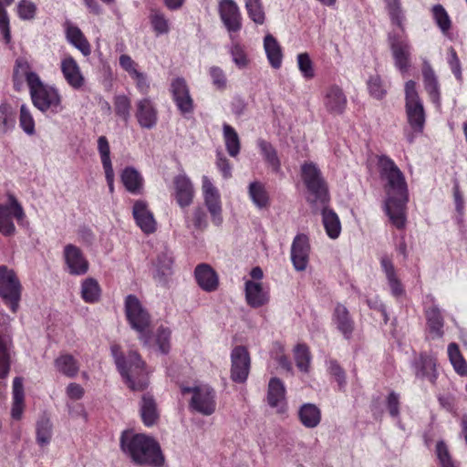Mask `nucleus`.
I'll return each mask as SVG.
<instances>
[{
  "label": "nucleus",
  "instance_id": "423d86ee",
  "mask_svg": "<svg viewBox=\"0 0 467 467\" xmlns=\"http://www.w3.org/2000/svg\"><path fill=\"white\" fill-rule=\"evenodd\" d=\"M405 99L408 122L414 133H421L425 124V111L413 80L405 84Z\"/></svg>",
  "mask_w": 467,
  "mask_h": 467
},
{
  "label": "nucleus",
  "instance_id": "2f4dec72",
  "mask_svg": "<svg viewBox=\"0 0 467 467\" xmlns=\"http://www.w3.org/2000/svg\"><path fill=\"white\" fill-rule=\"evenodd\" d=\"M66 37L67 41L78 48L85 57L91 53L90 45L81 30L71 24H67Z\"/></svg>",
  "mask_w": 467,
  "mask_h": 467
},
{
  "label": "nucleus",
  "instance_id": "4be33fe9",
  "mask_svg": "<svg viewBox=\"0 0 467 467\" xmlns=\"http://www.w3.org/2000/svg\"><path fill=\"white\" fill-rule=\"evenodd\" d=\"M422 78L424 88L430 96L431 100L439 108L441 107V93L438 78L428 61L422 65Z\"/></svg>",
  "mask_w": 467,
  "mask_h": 467
},
{
  "label": "nucleus",
  "instance_id": "5701e85b",
  "mask_svg": "<svg viewBox=\"0 0 467 467\" xmlns=\"http://www.w3.org/2000/svg\"><path fill=\"white\" fill-rule=\"evenodd\" d=\"M267 403L275 408L278 412H283L285 407V388L278 378H272L268 383Z\"/></svg>",
  "mask_w": 467,
  "mask_h": 467
},
{
  "label": "nucleus",
  "instance_id": "393cba45",
  "mask_svg": "<svg viewBox=\"0 0 467 467\" xmlns=\"http://www.w3.org/2000/svg\"><path fill=\"white\" fill-rule=\"evenodd\" d=\"M245 299L252 307H260L269 301V293L261 283L248 280L245 282Z\"/></svg>",
  "mask_w": 467,
  "mask_h": 467
},
{
  "label": "nucleus",
  "instance_id": "a18cd8bd",
  "mask_svg": "<svg viewBox=\"0 0 467 467\" xmlns=\"http://www.w3.org/2000/svg\"><path fill=\"white\" fill-rule=\"evenodd\" d=\"M100 296V287L94 278H86L81 285V297L87 303H95Z\"/></svg>",
  "mask_w": 467,
  "mask_h": 467
},
{
  "label": "nucleus",
  "instance_id": "c756f323",
  "mask_svg": "<svg viewBox=\"0 0 467 467\" xmlns=\"http://www.w3.org/2000/svg\"><path fill=\"white\" fill-rule=\"evenodd\" d=\"M121 182L128 192L140 194L143 189V178L134 167H126L120 176Z\"/></svg>",
  "mask_w": 467,
  "mask_h": 467
},
{
  "label": "nucleus",
  "instance_id": "4468645a",
  "mask_svg": "<svg viewBox=\"0 0 467 467\" xmlns=\"http://www.w3.org/2000/svg\"><path fill=\"white\" fill-rule=\"evenodd\" d=\"M231 379L239 383L247 379L250 370V356L244 347H235L231 354Z\"/></svg>",
  "mask_w": 467,
  "mask_h": 467
},
{
  "label": "nucleus",
  "instance_id": "f03ea898",
  "mask_svg": "<svg viewBox=\"0 0 467 467\" xmlns=\"http://www.w3.org/2000/svg\"><path fill=\"white\" fill-rule=\"evenodd\" d=\"M119 441L123 453L137 465L160 467L164 462L161 446L151 436L125 431Z\"/></svg>",
  "mask_w": 467,
  "mask_h": 467
},
{
  "label": "nucleus",
  "instance_id": "4d7b16f0",
  "mask_svg": "<svg viewBox=\"0 0 467 467\" xmlns=\"http://www.w3.org/2000/svg\"><path fill=\"white\" fill-rule=\"evenodd\" d=\"M36 9V4L31 0H20L17 4V15L22 20H33Z\"/></svg>",
  "mask_w": 467,
  "mask_h": 467
},
{
  "label": "nucleus",
  "instance_id": "7c9ffc66",
  "mask_svg": "<svg viewBox=\"0 0 467 467\" xmlns=\"http://www.w3.org/2000/svg\"><path fill=\"white\" fill-rule=\"evenodd\" d=\"M322 207V223L327 234L331 239H337L341 233V223L337 214L325 205H317Z\"/></svg>",
  "mask_w": 467,
  "mask_h": 467
},
{
  "label": "nucleus",
  "instance_id": "a211bd4d",
  "mask_svg": "<svg viewBox=\"0 0 467 467\" xmlns=\"http://www.w3.org/2000/svg\"><path fill=\"white\" fill-rule=\"evenodd\" d=\"M347 97L337 85H331L324 90L323 104L327 111L333 115H341L347 107Z\"/></svg>",
  "mask_w": 467,
  "mask_h": 467
},
{
  "label": "nucleus",
  "instance_id": "9b49d317",
  "mask_svg": "<svg viewBox=\"0 0 467 467\" xmlns=\"http://www.w3.org/2000/svg\"><path fill=\"white\" fill-rule=\"evenodd\" d=\"M220 18L226 27L231 40L242 28V16L238 5L234 0H222L219 3Z\"/></svg>",
  "mask_w": 467,
  "mask_h": 467
},
{
  "label": "nucleus",
  "instance_id": "58836bf2",
  "mask_svg": "<svg viewBox=\"0 0 467 467\" xmlns=\"http://www.w3.org/2000/svg\"><path fill=\"white\" fill-rule=\"evenodd\" d=\"M55 366L60 373L68 378H74L79 370L78 360L69 354H63L56 358Z\"/></svg>",
  "mask_w": 467,
  "mask_h": 467
},
{
  "label": "nucleus",
  "instance_id": "3c124183",
  "mask_svg": "<svg viewBox=\"0 0 467 467\" xmlns=\"http://www.w3.org/2000/svg\"><path fill=\"white\" fill-rule=\"evenodd\" d=\"M245 8L249 17L258 25L265 22V12L260 0H245Z\"/></svg>",
  "mask_w": 467,
  "mask_h": 467
},
{
  "label": "nucleus",
  "instance_id": "6e6d98bb",
  "mask_svg": "<svg viewBox=\"0 0 467 467\" xmlns=\"http://www.w3.org/2000/svg\"><path fill=\"white\" fill-rule=\"evenodd\" d=\"M115 111L123 120L127 121L130 116V100L125 95H119L114 99Z\"/></svg>",
  "mask_w": 467,
  "mask_h": 467
},
{
  "label": "nucleus",
  "instance_id": "69168bd1",
  "mask_svg": "<svg viewBox=\"0 0 467 467\" xmlns=\"http://www.w3.org/2000/svg\"><path fill=\"white\" fill-rule=\"evenodd\" d=\"M448 54H449L448 63L450 65V67H451L453 75L455 76L457 80H459L460 82H462L461 62L457 56L456 51L454 50L453 47H450L448 50Z\"/></svg>",
  "mask_w": 467,
  "mask_h": 467
},
{
  "label": "nucleus",
  "instance_id": "a878e982",
  "mask_svg": "<svg viewBox=\"0 0 467 467\" xmlns=\"http://www.w3.org/2000/svg\"><path fill=\"white\" fill-rule=\"evenodd\" d=\"M173 256L170 250L164 249L160 252L156 262L155 280L164 285L168 282V278L172 275Z\"/></svg>",
  "mask_w": 467,
  "mask_h": 467
},
{
  "label": "nucleus",
  "instance_id": "49530a36",
  "mask_svg": "<svg viewBox=\"0 0 467 467\" xmlns=\"http://www.w3.org/2000/svg\"><path fill=\"white\" fill-rule=\"evenodd\" d=\"M223 130L225 147L229 155L236 157L240 152L239 136L234 129L228 124H223Z\"/></svg>",
  "mask_w": 467,
  "mask_h": 467
},
{
  "label": "nucleus",
  "instance_id": "c85d7f7f",
  "mask_svg": "<svg viewBox=\"0 0 467 467\" xmlns=\"http://www.w3.org/2000/svg\"><path fill=\"white\" fill-rule=\"evenodd\" d=\"M382 270L386 275L388 285L390 288L391 294L395 297H400L404 295L405 290L403 285L399 279L395 267L390 259L383 257L380 261Z\"/></svg>",
  "mask_w": 467,
  "mask_h": 467
},
{
  "label": "nucleus",
  "instance_id": "774afa93",
  "mask_svg": "<svg viewBox=\"0 0 467 467\" xmlns=\"http://www.w3.org/2000/svg\"><path fill=\"white\" fill-rule=\"evenodd\" d=\"M387 408L391 417L397 418L400 414V395L391 391L387 398Z\"/></svg>",
  "mask_w": 467,
  "mask_h": 467
},
{
  "label": "nucleus",
  "instance_id": "9d476101",
  "mask_svg": "<svg viewBox=\"0 0 467 467\" xmlns=\"http://www.w3.org/2000/svg\"><path fill=\"white\" fill-rule=\"evenodd\" d=\"M8 200V204L0 203V233L5 236H12L16 233L13 217L17 222H21L25 218L24 209L17 200L13 195H9Z\"/></svg>",
  "mask_w": 467,
  "mask_h": 467
},
{
  "label": "nucleus",
  "instance_id": "680f3d73",
  "mask_svg": "<svg viewBox=\"0 0 467 467\" xmlns=\"http://www.w3.org/2000/svg\"><path fill=\"white\" fill-rule=\"evenodd\" d=\"M20 126L23 130L32 135L35 132V121L26 106L22 105L20 109Z\"/></svg>",
  "mask_w": 467,
  "mask_h": 467
},
{
  "label": "nucleus",
  "instance_id": "aec40b11",
  "mask_svg": "<svg viewBox=\"0 0 467 467\" xmlns=\"http://www.w3.org/2000/svg\"><path fill=\"white\" fill-rule=\"evenodd\" d=\"M61 71L67 83L74 89H80L85 85V78L77 61L67 56L61 60Z\"/></svg>",
  "mask_w": 467,
  "mask_h": 467
},
{
  "label": "nucleus",
  "instance_id": "c03bdc74",
  "mask_svg": "<svg viewBox=\"0 0 467 467\" xmlns=\"http://www.w3.org/2000/svg\"><path fill=\"white\" fill-rule=\"evenodd\" d=\"M294 358L298 369L302 372H309L312 356L306 344H297L294 348Z\"/></svg>",
  "mask_w": 467,
  "mask_h": 467
},
{
  "label": "nucleus",
  "instance_id": "09e8293b",
  "mask_svg": "<svg viewBox=\"0 0 467 467\" xmlns=\"http://www.w3.org/2000/svg\"><path fill=\"white\" fill-rule=\"evenodd\" d=\"M150 25L157 36L166 35L170 31V22L166 16L158 9H151L150 14Z\"/></svg>",
  "mask_w": 467,
  "mask_h": 467
},
{
  "label": "nucleus",
  "instance_id": "bf43d9fd",
  "mask_svg": "<svg viewBox=\"0 0 467 467\" xmlns=\"http://www.w3.org/2000/svg\"><path fill=\"white\" fill-rule=\"evenodd\" d=\"M436 454L441 467H457L450 454L449 449L443 441L436 444Z\"/></svg>",
  "mask_w": 467,
  "mask_h": 467
},
{
  "label": "nucleus",
  "instance_id": "20e7f679",
  "mask_svg": "<svg viewBox=\"0 0 467 467\" xmlns=\"http://www.w3.org/2000/svg\"><path fill=\"white\" fill-rule=\"evenodd\" d=\"M111 352L128 387L133 391L144 390L149 385V379L145 363L140 356L135 351H130L128 357L124 358L117 345L111 347Z\"/></svg>",
  "mask_w": 467,
  "mask_h": 467
},
{
  "label": "nucleus",
  "instance_id": "ea45409f",
  "mask_svg": "<svg viewBox=\"0 0 467 467\" xmlns=\"http://www.w3.org/2000/svg\"><path fill=\"white\" fill-rule=\"evenodd\" d=\"M16 114L14 109L5 103L0 105V137L7 134L16 126Z\"/></svg>",
  "mask_w": 467,
  "mask_h": 467
},
{
  "label": "nucleus",
  "instance_id": "338daca9",
  "mask_svg": "<svg viewBox=\"0 0 467 467\" xmlns=\"http://www.w3.org/2000/svg\"><path fill=\"white\" fill-rule=\"evenodd\" d=\"M368 85L369 92L374 98L380 99L384 97L386 91L382 88L381 80L378 76L371 77L368 82Z\"/></svg>",
  "mask_w": 467,
  "mask_h": 467
},
{
  "label": "nucleus",
  "instance_id": "1a4fd4ad",
  "mask_svg": "<svg viewBox=\"0 0 467 467\" xmlns=\"http://www.w3.org/2000/svg\"><path fill=\"white\" fill-rule=\"evenodd\" d=\"M182 393H192L190 407L196 412L210 416L216 410V394L213 388L203 385L196 387H183Z\"/></svg>",
  "mask_w": 467,
  "mask_h": 467
},
{
  "label": "nucleus",
  "instance_id": "7ed1b4c3",
  "mask_svg": "<svg viewBox=\"0 0 467 467\" xmlns=\"http://www.w3.org/2000/svg\"><path fill=\"white\" fill-rule=\"evenodd\" d=\"M18 74L25 77L36 108L42 112L50 110L53 113H57L62 110L61 97L57 89L45 85L36 73L29 70V65L26 61L16 60L15 76Z\"/></svg>",
  "mask_w": 467,
  "mask_h": 467
},
{
  "label": "nucleus",
  "instance_id": "13d9d810",
  "mask_svg": "<svg viewBox=\"0 0 467 467\" xmlns=\"http://www.w3.org/2000/svg\"><path fill=\"white\" fill-rule=\"evenodd\" d=\"M98 150L100 155L103 169L113 168L110 159V148L108 139L100 136L98 139Z\"/></svg>",
  "mask_w": 467,
  "mask_h": 467
},
{
  "label": "nucleus",
  "instance_id": "39448f33",
  "mask_svg": "<svg viewBox=\"0 0 467 467\" xmlns=\"http://www.w3.org/2000/svg\"><path fill=\"white\" fill-rule=\"evenodd\" d=\"M301 174L309 192L308 202L314 206L327 204V186L318 167L313 162H306L301 167Z\"/></svg>",
  "mask_w": 467,
  "mask_h": 467
},
{
  "label": "nucleus",
  "instance_id": "b1692460",
  "mask_svg": "<svg viewBox=\"0 0 467 467\" xmlns=\"http://www.w3.org/2000/svg\"><path fill=\"white\" fill-rule=\"evenodd\" d=\"M194 275L199 286L206 291H215L219 285V278L216 272L207 264H201L196 266Z\"/></svg>",
  "mask_w": 467,
  "mask_h": 467
},
{
  "label": "nucleus",
  "instance_id": "f257e3e1",
  "mask_svg": "<svg viewBox=\"0 0 467 467\" xmlns=\"http://www.w3.org/2000/svg\"><path fill=\"white\" fill-rule=\"evenodd\" d=\"M380 176L385 184V211L398 229L404 228L406 224V210L409 201L408 185L404 174L395 162L388 156L379 158Z\"/></svg>",
  "mask_w": 467,
  "mask_h": 467
},
{
  "label": "nucleus",
  "instance_id": "bb28decb",
  "mask_svg": "<svg viewBox=\"0 0 467 467\" xmlns=\"http://www.w3.org/2000/svg\"><path fill=\"white\" fill-rule=\"evenodd\" d=\"M333 321L344 337L349 339L354 331V321L344 305L337 304L333 314Z\"/></svg>",
  "mask_w": 467,
  "mask_h": 467
},
{
  "label": "nucleus",
  "instance_id": "603ef678",
  "mask_svg": "<svg viewBox=\"0 0 467 467\" xmlns=\"http://www.w3.org/2000/svg\"><path fill=\"white\" fill-rule=\"evenodd\" d=\"M432 14L434 20L441 32L447 34L451 29V19L441 5H435L432 7Z\"/></svg>",
  "mask_w": 467,
  "mask_h": 467
},
{
  "label": "nucleus",
  "instance_id": "052dcab7",
  "mask_svg": "<svg viewBox=\"0 0 467 467\" xmlns=\"http://www.w3.org/2000/svg\"><path fill=\"white\" fill-rule=\"evenodd\" d=\"M298 68L306 78H313L315 71L313 63L307 53H301L297 56Z\"/></svg>",
  "mask_w": 467,
  "mask_h": 467
},
{
  "label": "nucleus",
  "instance_id": "f8f14e48",
  "mask_svg": "<svg viewBox=\"0 0 467 467\" xmlns=\"http://www.w3.org/2000/svg\"><path fill=\"white\" fill-rule=\"evenodd\" d=\"M202 189L204 203L211 214L212 222L214 225L220 226L223 223L220 193L207 176H202Z\"/></svg>",
  "mask_w": 467,
  "mask_h": 467
},
{
  "label": "nucleus",
  "instance_id": "72a5a7b5",
  "mask_svg": "<svg viewBox=\"0 0 467 467\" xmlns=\"http://www.w3.org/2000/svg\"><path fill=\"white\" fill-rule=\"evenodd\" d=\"M298 416L301 423L310 429L317 427L321 420L320 410L312 403L302 405L299 409Z\"/></svg>",
  "mask_w": 467,
  "mask_h": 467
},
{
  "label": "nucleus",
  "instance_id": "cd10ccee",
  "mask_svg": "<svg viewBox=\"0 0 467 467\" xmlns=\"http://www.w3.org/2000/svg\"><path fill=\"white\" fill-rule=\"evenodd\" d=\"M176 199L181 207L189 206L193 198V187L186 175L180 174L174 179Z\"/></svg>",
  "mask_w": 467,
  "mask_h": 467
},
{
  "label": "nucleus",
  "instance_id": "473e14b6",
  "mask_svg": "<svg viewBox=\"0 0 467 467\" xmlns=\"http://www.w3.org/2000/svg\"><path fill=\"white\" fill-rule=\"evenodd\" d=\"M140 415L143 423L150 427L156 423L159 419V412L157 410V404L149 394H144L141 399L140 404Z\"/></svg>",
  "mask_w": 467,
  "mask_h": 467
},
{
  "label": "nucleus",
  "instance_id": "f3484780",
  "mask_svg": "<svg viewBox=\"0 0 467 467\" xmlns=\"http://www.w3.org/2000/svg\"><path fill=\"white\" fill-rule=\"evenodd\" d=\"M309 253L310 244L308 237L304 234H297L291 245V260L296 271L306 269Z\"/></svg>",
  "mask_w": 467,
  "mask_h": 467
},
{
  "label": "nucleus",
  "instance_id": "6e6552de",
  "mask_svg": "<svg viewBox=\"0 0 467 467\" xmlns=\"http://www.w3.org/2000/svg\"><path fill=\"white\" fill-rule=\"evenodd\" d=\"M0 297L12 312L19 307L21 285L15 272L5 265L0 266Z\"/></svg>",
  "mask_w": 467,
  "mask_h": 467
},
{
  "label": "nucleus",
  "instance_id": "864d4df0",
  "mask_svg": "<svg viewBox=\"0 0 467 467\" xmlns=\"http://www.w3.org/2000/svg\"><path fill=\"white\" fill-rule=\"evenodd\" d=\"M232 44L230 47V54L233 57L234 63L239 67L244 68L248 65V58L244 49L236 40L235 37L234 40H231Z\"/></svg>",
  "mask_w": 467,
  "mask_h": 467
},
{
  "label": "nucleus",
  "instance_id": "4c0bfd02",
  "mask_svg": "<svg viewBox=\"0 0 467 467\" xmlns=\"http://www.w3.org/2000/svg\"><path fill=\"white\" fill-rule=\"evenodd\" d=\"M427 324L433 338H441L443 336V318L437 306L430 307L426 311Z\"/></svg>",
  "mask_w": 467,
  "mask_h": 467
},
{
  "label": "nucleus",
  "instance_id": "412c9836",
  "mask_svg": "<svg viewBox=\"0 0 467 467\" xmlns=\"http://www.w3.org/2000/svg\"><path fill=\"white\" fill-rule=\"evenodd\" d=\"M132 214L137 225L144 234H149L156 231V221L144 201L139 200L135 202L132 209Z\"/></svg>",
  "mask_w": 467,
  "mask_h": 467
},
{
  "label": "nucleus",
  "instance_id": "37998d69",
  "mask_svg": "<svg viewBox=\"0 0 467 467\" xmlns=\"http://www.w3.org/2000/svg\"><path fill=\"white\" fill-rule=\"evenodd\" d=\"M248 193L254 204L259 208H265L268 205V194L263 183L253 182L249 184Z\"/></svg>",
  "mask_w": 467,
  "mask_h": 467
},
{
  "label": "nucleus",
  "instance_id": "a19ab883",
  "mask_svg": "<svg viewBox=\"0 0 467 467\" xmlns=\"http://www.w3.org/2000/svg\"><path fill=\"white\" fill-rule=\"evenodd\" d=\"M257 145L264 156L265 161L275 172H278L280 171L281 163L277 156V152L273 145L262 139L258 140Z\"/></svg>",
  "mask_w": 467,
  "mask_h": 467
},
{
  "label": "nucleus",
  "instance_id": "2eb2a0df",
  "mask_svg": "<svg viewBox=\"0 0 467 467\" xmlns=\"http://www.w3.org/2000/svg\"><path fill=\"white\" fill-rule=\"evenodd\" d=\"M389 45L395 67L401 73H406L410 67L411 47L409 41L397 36H389Z\"/></svg>",
  "mask_w": 467,
  "mask_h": 467
},
{
  "label": "nucleus",
  "instance_id": "e433bc0d",
  "mask_svg": "<svg viewBox=\"0 0 467 467\" xmlns=\"http://www.w3.org/2000/svg\"><path fill=\"white\" fill-rule=\"evenodd\" d=\"M264 47L269 60L274 68H279L282 64V51L276 39L272 35L265 36Z\"/></svg>",
  "mask_w": 467,
  "mask_h": 467
},
{
  "label": "nucleus",
  "instance_id": "e2e57ef3",
  "mask_svg": "<svg viewBox=\"0 0 467 467\" xmlns=\"http://www.w3.org/2000/svg\"><path fill=\"white\" fill-rule=\"evenodd\" d=\"M170 339H171V331L168 328L160 327L157 330L156 333V344L159 348V350L162 354H167L170 350L171 345H170Z\"/></svg>",
  "mask_w": 467,
  "mask_h": 467
},
{
  "label": "nucleus",
  "instance_id": "de8ad7c7",
  "mask_svg": "<svg viewBox=\"0 0 467 467\" xmlns=\"http://www.w3.org/2000/svg\"><path fill=\"white\" fill-rule=\"evenodd\" d=\"M187 227H193L197 231H204L208 226V218L203 207H195L186 217Z\"/></svg>",
  "mask_w": 467,
  "mask_h": 467
},
{
  "label": "nucleus",
  "instance_id": "0eeeda50",
  "mask_svg": "<svg viewBox=\"0 0 467 467\" xmlns=\"http://www.w3.org/2000/svg\"><path fill=\"white\" fill-rule=\"evenodd\" d=\"M125 312L130 325L140 334V339L147 345L149 343V337L146 331L150 323V315L143 308L136 296L129 295L126 297Z\"/></svg>",
  "mask_w": 467,
  "mask_h": 467
},
{
  "label": "nucleus",
  "instance_id": "0e129e2a",
  "mask_svg": "<svg viewBox=\"0 0 467 467\" xmlns=\"http://www.w3.org/2000/svg\"><path fill=\"white\" fill-rule=\"evenodd\" d=\"M209 73L213 81V84L218 89H224L227 84V78L223 70L219 67H211L209 69Z\"/></svg>",
  "mask_w": 467,
  "mask_h": 467
},
{
  "label": "nucleus",
  "instance_id": "79ce46f5",
  "mask_svg": "<svg viewBox=\"0 0 467 467\" xmlns=\"http://www.w3.org/2000/svg\"><path fill=\"white\" fill-rule=\"evenodd\" d=\"M448 356L452 365L454 370L460 376L467 377V363L463 358L461 351L459 349V346L456 343H451L448 346Z\"/></svg>",
  "mask_w": 467,
  "mask_h": 467
},
{
  "label": "nucleus",
  "instance_id": "ddd939ff",
  "mask_svg": "<svg viewBox=\"0 0 467 467\" xmlns=\"http://www.w3.org/2000/svg\"><path fill=\"white\" fill-rule=\"evenodd\" d=\"M170 90L179 111L182 115L192 114L194 104L186 80L181 77L173 78Z\"/></svg>",
  "mask_w": 467,
  "mask_h": 467
},
{
  "label": "nucleus",
  "instance_id": "8fccbe9b",
  "mask_svg": "<svg viewBox=\"0 0 467 467\" xmlns=\"http://www.w3.org/2000/svg\"><path fill=\"white\" fill-rule=\"evenodd\" d=\"M385 2L391 22L397 25L403 31V21L405 19V16L401 8L400 0H385Z\"/></svg>",
  "mask_w": 467,
  "mask_h": 467
},
{
  "label": "nucleus",
  "instance_id": "f704fd0d",
  "mask_svg": "<svg viewBox=\"0 0 467 467\" xmlns=\"http://www.w3.org/2000/svg\"><path fill=\"white\" fill-rule=\"evenodd\" d=\"M24 386L21 378H15L13 381V405L11 416L14 420H20L24 410Z\"/></svg>",
  "mask_w": 467,
  "mask_h": 467
},
{
  "label": "nucleus",
  "instance_id": "6ab92c4d",
  "mask_svg": "<svg viewBox=\"0 0 467 467\" xmlns=\"http://www.w3.org/2000/svg\"><path fill=\"white\" fill-rule=\"evenodd\" d=\"M136 108L135 116L140 127L149 130L152 129L157 123L158 112L151 99L143 98L138 100Z\"/></svg>",
  "mask_w": 467,
  "mask_h": 467
},
{
  "label": "nucleus",
  "instance_id": "dca6fc26",
  "mask_svg": "<svg viewBox=\"0 0 467 467\" xmlns=\"http://www.w3.org/2000/svg\"><path fill=\"white\" fill-rule=\"evenodd\" d=\"M63 257L70 275H83L88 272V262L78 246L71 244H67L64 247Z\"/></svg>",
  "mask_w": 467,
  "mask_h": 467
},
{
  "label": "nucleus",
  "instance_id": "c9c22d12",
  "mask_svg": "<svg viewBox=\"0 0 467 467\" xmlns=\"http://www.w3.org/2000/svg\"><path fill=\"white\" fill-rule=\"evenodd\" d=\"M53 435V425L47 415L39 418L36 424V440L38 445L47 446L50 443Z\"/></svg>",
  "mask_w": 467,
  "mask_h": 467
},
{
  "label": "nucleus",
  "instance_id": "5fc2aeb1",
  "mask_svg": "<svg viewBox=\"0 0 467 467\" xmlns=\"http://www.w3.org/2000/svg\"><path fill=\"white\" fill-rule=\"evenodd\" d=\"M420 362V376L422 378H427L431 382H434L437 379L435 359L429 356H422ZM418 375H420V372H418Z\"/></svg>",
  "mask_w": 467,
  "mask_h": 467
}]
</instances>
